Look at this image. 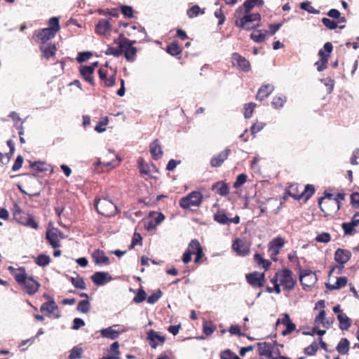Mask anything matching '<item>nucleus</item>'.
I'll return each mask as SVG.
<instances>
[{
    "label": "nucleus",
    "instance_id": "f257e3e1",
    "mask_svg": "<svg viewBox=\"0 0 359 359\" xmlns=\"http://www.w3.org/2000/svg\"><path fill=\"white\" fill-rule=\"evenodd\" d=\"M235 25L245 30L255 29L260 25L261 15L258 13H243V7H238L234 13Z\"/></svg>",
    "mask_w": 359,
    "mask_h": 359
},
{
    "label": "nucleus",
    "instance_id": "f03ea898",
    "mask_svg": "<svg viewBox=\"0 0 359 359\" xmlns=\"http://www.w3.org/2000/svg\"><path fill=\"white\" fill-rule=\"evenodd\" d=\"M276 281L280 284L283 290H292L296 284V280L292 277V271L288 269L277 271L271 280V282Z\"/></svg>",
    "mask_w": 359,
    "mask_h": 359
},
{
    "label": "nucleus",
    "instance_id": "7ed1b4c3",
    "mask_svg": "<svg viewBox=\"0 0 359 359\" xmlns=\"http://www.w3.org/2000/svg\"><path fill=\"white\" fill-rule=\"evenodd\" d=\"M114 43L121 48L122 53H124L128 61L133 62L135 60L137 50L133 46V44L136 43V41H130L121 34L118 39L114 40Z\"/></svg>",
    "mask_w": 359,
    "mask_h": 359
},
{
    "label": "nucleus",
    "instance_id": "20e7f679",
    "mask_svg": "<svg viewBox=\"0 0 359 359\" xmlns=\"http://www.w3.org/2000/svg\"><path fill=\"white\" fill-rule=\"evenodd\" d=\"M15 275V280L24 287L25 292L29 294H34L39 290L40 284L32 276H28L26 272H20Z\"/></svg>",
    "mask_w": 359,
    "mask_h": 359
},
{
    "label": "nucleus",
    "instance_id": "39448f33",
    "mask_svg": "<svg viewBox=\"0 0 359 359\" xmlns=\"http://www.w3.org/2000/svg\"><path fill=\"white\" fill-rule=\"evenodd\" d=\"M95 205L97 212L106 217L114 215L118 211L117 206L107 198L98 199Z\"/></svg>",
    "mask_w": 359,
    "mask_h": 359
},
{
    "label": "nucleus",
    "instance_id": "423d86ee",
    "mask_svg": "<svg viewBox=\"0 0 359 359\" xmlns=\"http://www.w3.org/2000/svg\"><path fill=\"white\" fill-rule=\"evenodd\" d=\"M202 194L198 191H192L180 200V205L184 209L198 207L202 203Z\"/></svg>",
    "mask_w": 359,
    "mask_h": 359
},
{
    "label": "nucleus",
    "instance_id": "0eeeda50",
    "mask_svg": "<svg viewBox=\"0 0 359 359\" xmlns=\"http://www.w3.org/2000/svg\"><path fill=\"white\" fill-rule=\"evenodd\" d=\"M231 62L234 67L238 69L248 72L250 70V62L238 53H233L231 55Z\"/></svg>",
    "mask_w": 359,
    "mask_h": 359
},
{
    "label": "nucleus",
    "instance_id": "6e6552de",
    "mask_svg": "<svg viewBox=\"0 0 359 359\" xmlns=\"http://www.w3.org/2000/svg\"><path fill=\"white\" fill-rule=\"evenodd\" d=\"M299 280L304 287H310L316 283L317 276L315 272L309 269H306L301 271Z\"/></svg>",
    "mask_w": 359,
    "mask_h": 359
},
{
    "label": "nucleus",
    "instance_id": "1a4fd4ad",
    "mask_svg": "<svg viewBox=\"0 0 359 359\" xmlns=\"http://www.w3.org/2000/svg\"><path fill=\"white\" fill-rule=\"evenodd\" d=\"M248 282L254 287L263 286L265 282L264 273L252 272L246 275Z\"/></svg>",
    "mask_w": 359,
    "mask_h": 359
},
{
    "label": "nucleus",
    "instance_id": "9d476101",
    "mask_svg": "<svg viewBox=\"0 0 359 359\" xmlns=\"http://www.w3.org/2000/svg\"><path fill=\"white\" fill-rule=\"evenodd\" d=\"M351 257V252L348 250L338 248L334 252V260L341 265L344 268V264L349 261Z\"/></svg>",
    "mask_w": 359,
    "mask_h": 359
},
{
    "label": "nucleus",
    "instance_id": "9b49d317",
    "mask_svg": "<svg viewBox=\"0 0 359 359\" xmlns=\"http://www.w3.org/2000/svg\"><path fill=\"white\" fill-rule=\"evenodd\" d=\"M232 248L239 256H246L250 252L249 246L245 242L239 238L233 241Z\"/></svg>",
    "mask_w": 359,
    "mask_h": 359
},
{
    "label": "nucleus",
    "instance_id": "f8f14e48",
    "mask_svg": "<svg viewBox=\"0 0 359 359\" xmlns=\"http://www.w3.org/2000/svg\"><path fill=\"white\" fill-rule=\"evenodd\" d=\"M91 279L95 285H103L111 280V276L107 272H95Z\"/></svg>",
    "mask_w": 359,
    "mask_h": 359
},
{
    "label": "nucleus",
    "instance_id": "ddd939ff",
    "mask_svg": "<svg viewBox=\"0 0 359 359\" xmlns=\"http://www.w3.org/2000/svg\"><path fill=\"white\" fill-rule=\"evenodd\" d=\"M231 150L226 149L217 155L213 156L210 161V165L212 167H219L224 161L227 158Z\"/></svg>",
    "mask_w": 359,
    "mask_h": 359
},
{
    "label": "nucleus",
    "instance_id": "4468645a",
    "mask_svg": "<svg viewBox=\"0 0 359 359\" xmlns=\"http://www.w3.org/2000/svg\"><path fill=\"white\" fill-rule=\"evenodd\" d=\"M56 33L55 30H52L47 27L43 28L39 32L37 38L42 43H46V41L54 38Z\"/></svg>",
    "mask_w": 359,
    "mask_h": 359
},
{
    "label": "nucleus",
    "instance_id": "2eb2a0df",
    "mask_svg": "<svg viewBox=\"0 0 359 359\" xmlns=\"http://www.w3.org/2000/svg\"><path fill=\"white\" fill-rule=\"evenodd\" d=\"M149 150L153 158L155 160L160 159L163 156L162 147L157 139L150 144Z\"/></svg>",
    "mask_w": 359,
    "mask_h": 359
},
{
    "label": "nucleus",
    "instance_id": "dca6fc26",
    "mask_svg": "<svg viewBox=\"0 0 359 359\" xmlns=\"http://www.w3.org/2000/svg\"><path fill=\"white\" fill-rule=\"evenodd\" d=\"M148 339L150 341L149 344L151 348H156L158 346L156 341H158L161 343H163L165 340L164 336L160 335L157 332L151 330L148 332L147 334Z\"/></svg>",
    "mask_w": 359,
    "mask_h": 359
},
{
    "label": "nucleus",
    "instance_id": "f3484780",
    "mask_svg": "<svg viewBox=\"0 0 359 359\" xmlns=\"http://www.w3.org/2000/svg\"><path fill=\"white\" fill-rule=\"evenodd\" d=\"M274 90V86L271 84H266L262 86L258 90L256 98L258 100H264Z\"/></svg>",
    "mask_w": 359,
    "mask_h": 359
},
{
    "label": "nucleus",
    "instance_id": "a211bd4d",
    "mask_svg": "<svg viewBox=\"0 0 359 359\" xmlns=\"http://www.w3.org/2000/svg\"><path fill=\"white\" fill-rule=\"evenodd\" d=\"M285 240L281 237H276L270 241L269 244V249L271 252L280 253L281 248L285 244Z\"/></svg>",
    "mask_w": 359,
    "mask_h": 359
},
{
    "label": "nucleus",
    "instance_id": "6ab92c4d",
    "mask_svg": "<svg viewBox=\"0 0 359 359\" xmlns=\"http://www.w3.org/2000/svg\"><path fill=\"white\" fill-rule=\"evenodd\" d=\"M92 257L96 264H107L109 263V258L106 256L102 250H96L93 252Z\"/></svg>",
    "mask_w": 359,
    "mask_h": 359
},
{
    "label": "nucleus",
    "instance_id": "aec40b11",
    "mask_svg": "<svg viewBox=\"0 0 359 359\" xmlns=\"http://www.w3.org/2000/svg\"><path fill=\"white\" fill-rule=\"evenodd\" d=\"M40 49L42 51L44 57L47 59L53 57L56 52L55 46L51 43H42V45L40 46Z\"/></svg>",
    "mask_w": 359,
    "mask_h": 359
},
{
    "label": "nucleus",
    "instance_id": "412c9836",
    "mask_svg": "<svg viewBox=\"0 0 359 359\" xmlns=\"http://www.w3.org/2000/svg\"><path fill=\"white\" fill-rule=\"evenodd\" d=\"M269 31L265 29H255L250 34V38L256 43H262L265 41Z\"/></svg>",
    "mask_w": 359,
    "mask_h": 359
},
{
    "label": "nucleus",
    "instance_id": "4be33fe9",
    "mask_svg": "<svg viewBox=\"0 0 359 359\" xmlns=\"http://www.w3.org/2000/svg\"><path fill=\"white\" fill-rule=\"evenodd\" d=\"M212 190L222 196H226L229 192L227 184L222 182H218L212 184Z\"/></svg>",
    "mask_w": 359,
    "mask_h": 359
},
{
    "label": "nucleus",
    "instance_id": "5701e85b",
    "mask_svg": "<svg viewBox=\"0 0 359 359\" xmlns=\"http://www.w3.org/2000/svg\"><path fill=\"white\" fill-rule=\"evenodd\" d=\"M93 72V66H83L80 69V73L83 79L91 84L94 83L93 78L92 76Z\"/></svg>",
    "mask_w": 359,
    "mask_h": 359
},
{
    "label": "nucleus",
    "instance_id": "b1692460",
    "mask_svg": "<svg viewBox=\"0 0 359 359\" xmlns=\"http://www.w3.org/2000/svg\"><path fill=\"white\" fill-rule=\"evenodd\" d=\"M273 343L270 342H259L257 344L258 352L260 355L269 358L271 355L270 352L272 348Z\"/></svg>",
    "mask_w": 359,
    "mask_h": 359
},
{
    "label": "nucleus",
    "instance_id": "393cba45",
    "mask_svg": "<svg viewBox=\"0 0 359 359\" xmlns=\"http://www.w3.org/2000/svg\"><path fill=\"white\" fill-rule=\"evenodd\" d=\"M111 30V24L109 20L102 19L96 25V31L99 34L104 35Z\"/></svg>",
    "mask_w": 359,
    "mask_h": 359
},
{
    "label": "nucleus",
    "instance_id": "a878e982",
    "mask_svg": "<svg viewBox=\"0 0 359 359\" xmlns=\"http://www.w3.org/2000/svg\"><path fill=\"white\" fill-rule=\"evenodd\" d=\"M348 280L346 277H339L334 284L327 283L326 287L330 290H339L346 285Z\"/></svg>",
    "mask_w": 359,
    "mask_h": 359
},
{
    "label": "nucleus",
    "instance_id": "bb28decb",
    "mask_svg": "<svg viewBox=\"0 0 359 359\" xmlns=\"http://www.w3.org/2000/svg\"><path fill=\"white\" fill-rule=\"evenodd\" d=\"M100 333L103 337L115 339L118 337L120 332L114 330L112 327H109L107 328L102 329L100 330Z\"/></svg>",
    "mask_w": 359,
    "mask_h": 359
},
{
    "label": "nucleus",
    "instance_id": "cd10ccee",
    "mask_svg": "<svg viewBox=\"0 0 359 359\" xmlns=\"http://www.w3.org/2000/svg\"><path fill=\"white\" fill-rule=\"evenodd\" d=\"M337 319L339 322V328L342 330H347L351 327L350 318L345 313L337 315Z\"/></svg>",
    "mask_w": 359,
    "mask_h": 359
},
{
    "label": "nucleus",
    "instance_id": "c85d7f7f",
    "mask_svg": "<svg viewBox=\"0 0 359 359\" xmlns=\"http://www.w3.org/2000/svg\"><path fill=\"white\" fill-rule=\"evenodd\" d=\"M349 341L346 338H342L337 346V351L341 355H345L349 350Z\"/></svg>",
    "mask_w": 359,
    "mask_h": 359
},
{
    "label": "nucleus",
    "instance_id": "c756f323",
    "mask_svg": "<svg viewBox=\"0 0 359 359\" xmlns=\"http://www.w3.org/2000/svg\"><path fill=\"white\" fill-rule=\"evenodd\" d=\"M257 3H259V4L262 5L264 2L262 0H260L259 1V0H245L243 6H241L243 8V13H252L250 11L254 8Z\"/></svg>",
    "mask_w": 359,
    "mask_h": 359
},
{
    "label": "nucleus",
    "instance_id": "7c9ffc66",
    "mask_svg": "<svg viewBox=\"0 0 359 359\" xmlns=\"http://www.w3.org/2000/svg\"><path fill=\"white\" fill-rule=\"evenodd\" d=\"M46 239L53 248L60 247V241L57 235L55 232L48 231L46 233Z\"/></svg>",
    "mask_w": 359,
    "mask_h": 359
},
{
    "label": "nucleus",
    "instance_id": "2f4dec72",
    "mask_svg": "<svg viewBox=\"0 0 359 359\" xmlns=\"http://www.w3.org/2000/svg\"><path fill=\"white\" fill-rule=\"evenodd\" d=\"M57 309V306L53 299L43 303L40 308L41 312L47 311L48 313H52Z\"/></svg>",
    "mask_w": 359,
    "mask_h": 359
},
{
    "label": "nucleus",
    "instance_id": "473e14b6",
    "mask_svg": "<svg viewBox=\"0 0 359 359\" xmlns=\"http://www.w3.org/2000/svg\"><path fill=\"white\" fill-rule=\"evenodd\" d=\"M205 13V11L204 9L201 10L200 8V7L198 6V5H194L193 6H191V8H189L187 11V15L189 16V18H196L197 17L198 15L200 14H204Z\"/></svg>",
    "mask_w": 359,
    "mask_h": 359
},
{
    "label": "nucleus",
    "instance_id": "72a5a7b5",
    "mask_svg": "<svg viewBox=\"0 0 359 359\" xmlns=\"http://www.w3.org/2000/svg\"><path fill=\"white\" fill-rule=\"evenodd\" d=\"M214 219L222 224H229V218H228L226 214L222 210L217 211V212L214 215Z\"/></svg>",
    "mask_w": 359,
    "mask_h": 359
},
{
    "label": "nucleus",
    "instance_id": "f704fd0d",
    "mask_svg": "<svg viewBox=\"0 0 359 359\" xmlns=\"http://www.w3.org/2000/svg\"><path fill=\"white\" fill-rule=\"evenodd\" d=\"M254 259L257 264L262 266L266 270L271 266V262L264 259L260 254L256 253L254 256Z\"/></svg>",
    "mask_w": 359,
    "mask_h": 359
},
{
    "label": "nucleus",
    "instance_id": "c9c22d12",
    "mask_svg": "<svg viewBox=\"0 0 359 359\" xmlns=\"http://www.w3.org/2000/svg\"><path fill=\"white\" fill-rule=\"evenodd\" d=\"M167 52L175 56L181 53L182 49L176 42H172L167 46Z\"/></svg>",
    "mask_w": 359,
    "mask_h": 359
},
{
    "label": "nucleus",
    "instance_id": "e433bc0d",
    "mask_svg": "<svg viewBox=\"0 0 359 359\" xmlns=\"http://www.w3.org/2000/svg\"><path fill=\"white\" fill-rule=\"evenodd\" d=\"M70 281L76 288L81 290L86 289V283L82 278L79 276L71 277Z\"/></svg>",
    "mask_w": 359,
    "mask_h": 359
},
{
    "label": "nucleus",
    "instance_id": "4c0bfd02",
    "mask_svg": "<svg viewBox=\"0 0 359 359\" xmlns=\"http://www.w3.org/2000/svg\"><path fill=\"white\" fill-rule=\"evenodd\" d=\"M50 262V257L44 254L39 255L35 259V263L40 266H46L49 264Z\"/></svg>",
    "mask_w": 359,
    "mask_h": 359
},
{
    "label": "nucleus",
    "instance_id": "58836bf2",
    "mask_svg": "<svg viewBox=\"0 0 359 359\" xmlns=\"http://www.w3.org/2000/svg\"><path fill=\"white\" fill-rule=\"evenodd\" d=\"M90 304L88 299H83L79 302L77 310L81 313H87L90 311Z\"/></svg>",
    "mask_w": 359,
    "mask_h": 359
},
{
    "label": "nucleus",
    "instance_id": "ea45409f",
    "mask_svg": "<svg viewBox=\"0 0 359 359\" xmlns=\"http://www.w3.org/2000/svg\"><path fill=\"white\" fill-rule=\"evenodd\" d=\"M300 8L304 11H306L308 13L311 14H318L320 13V11L314 8L311 6V3L309 1H304L300 4Z\"/></svg>",
    "mask_w": 359,
    "mask_h": 359
},
{
    "label": "nucleus",
    "instance_id": "a19ab883",
    "mask_svg": "<svg viewBox=\"0 0 359 359\" xmlns=\"http://www.w3.org/2000/svg\"><path fill=\"white\" fill-rule=\"evenodd\" d=\"M270 353L271 355H269V359H280L283 357L276 343H273Z\"/></svg>",
    "mask_w": 359,
    "mask_h": 359
},
{
    "label": "nucleus",
    "instance_id": "79ce46f5",
    "mask_svg": "<svg viewBox=\"0 0 359 359\" xmlns=\"http://www.w3.org/2000/svg\"><path fill=\"white\" fill-rule=\"evenodd\" d=\"M119 344L118 341L114 342L110 346V353L112 354L111 356L109 357V359H119Z\"/></svg>",
    "mask_w": 359,
    "mask_h": 359
},
{
    "label": "nucleus",
    "instance_id": "37998d69",
    "mask_svg": "<svg viewBox=\"0 0 359 359\" xmlns=\"http://www.w3.org/2000/svg\"><path fill=\"white\" fill-rule=\"evenodd\" d=\"M285 102L286 97L285 96H275L273 98L272 105L275 108L279 109L283 107Z\"/></svg>",
    "mask_w": 359,
    "mask_h": 359
},
{
    "label": "nucleus",
    "instance_id": "c03bdc74",
    "mask_svg": "<svg viewBox=\"0 0 359 359\" xmlns=\"http://www.w3.org/2000/svg\"><path fill=\"white\" fill-rule=\"evenodd\" d=\"M162 297V292L160 290H157L156 292L149 295L147 298V302L150 304L156 303L159 299Z\"/></svg>",
    "mask_w": 359,
    "mask_h": 359
},
{
    "label": "nucleus",
    "instance_id": "a18cd8bd",
    "mask_svg": "<svg viewBox=\"0 0 359 359\" xmlns=\"http://www.w3.org/2000/svg\"><path fill=\"white\" fill-rule=\"evenodd\" d=\"M146 292L142 288L137 290L135 297L133 299V302L135 303H141L146 299Z\"/></svg>",
    "mask_w": 359,
    "mask_h": 359
},
{
    "label": "nucleus",
    "instance_id": "49530a36",
    "mask_svg": "<svg viewBox=\"0 0 359 359\" xmlns=\"http://www.w3.org/2000/svg\"><path fill=\"white\" fill-rule=\"evenodd\" d=\"M48 29H51L52 30H55L57 32L60 30V24L59 19L57 17H53L48 20Z\"/></svg>",
    "mask_w": 359,
    "mask_h": 359
},
{
    "label": "nucleus",
    "instance_id": "de8ad7c7",
    "mask_svg": "<svg viewBox=\"0 0 359 359\" xmlns=\"http://www.w3.org/2000/svg\"><path fill=\"white\" fill-rule=\"evenodd\" d=\"M315 240H316V241H317L318 243H327L330 241L331 236L329 233L323 232V233L318 234L316 237Z\"/></svg>",
    "mask_w": 359,
    "mask_h": 359
},
{
    "label": "nucleus",
    "instance_id": "09e8293b",
    "mask_svg": "<svg viewBox=\"0 0 359 359\" xmlns=\"http://www.w3.org/2000/svg\"><path fill=\"white\" fill-rule=\"evenodd\" d=\"M83 353V349L78 346L74 347L70 352L69 355V359H79L81 357Z\"/></svg>",
    "mask_w": 359,
    "mask_h": 359
},
{
    "label": "nucleus",
    "instance_id": "8fccbe9b",
    "mask_svg": "<svg viewBox=\"0 0 359 359\" xmlns=\"http://www.w3.org/2000/svg\"><path fill=\"white\" fill-rule=\"evenodd\" d=\"M104 53L107 55H113L114 57H118L122 54V50L121 48H114L109 46Z\"/></svg>",
    "mask_w": 359,
    "mask_h": 359
},
{
    "label": "nucleus",
    "instance_id": "3c124183",
    "mask_svg": "<svg viewBox=\"0 0 359 359\" xmlns=\"http://www.w3.org/2000/svg\"><path fill=\"white\" fill-rule=\"evenodd\" d=\"M255 106L256 104L252 102L245 104L244 116L245 118H250L252 116Z\"/></svg>",
    "mask_w": 359,
    "mask_h": 359
},
{
    "label": "nucleus",
    "instance_id": "603ef678",
    "mask_svg": "<svg viewBox=\"0 0 359 359\" xmlns=\"http://www.w3.org/2000/svg\"><path fill=\"white\" fill-rule=\"evenodd\" d=\"M265 126V123H263V122H256L255 123L251 128H250V131H251V133L252 135L255 137V135L259 133V131H261Z\"/></svg>",
    "mask_w": 359,
    "mask_h": 359
},
{
    "label": "nucleus",
    "instance_id": "864d4df0",
    "mask_svg": "<svg viewBox=\"0 0 359 359\" xmlns=\"http://www.w3.org/2000/svg\"><path fill=\"white\" fill-rule=\"evenodd\" d=\"M323 25L329 29H334L337 27V22L330 18H323L322 19Z\"/></svg>",
    "mask_w": 359,
    "mask_h": 359
},
{
    "label": "nucleus",
    "instance_id": "5fc2aeb1",
    "mask_svg": "<svg viewBox=\"0 0 359 359\" xmlns=\"http://www.w3.org/2000/svg\"><path fill=\"white\" fill-rule=\"evenodd\" d=\"M201 249H202V247H201L200 243L198 242V241L194 239L189 243V248L187 250H191L192 252V254H194L196 252V251H198Z\"/></svg>",
    "mask_w": 359,
    "mask_h": 359
},
{
    "label": "nucleus",
    "instance_id": "6e6d98bb",
    "mask_svg": "<svg viewBox=\"0 0 359 359\" xmlns=\"http://www.w3.org/2000/svg\"><path fill=\"white\" fill-rule=\"evenodd\" d=\"M91 55H92V53L90 51L81 52L78 54V55L76 57V60L79 62H83L88 60L90 57Z\"/></svg>",
    "mask_w": 359,
    "mask_h": 359
},
{
    "label": "nucleus",
    "instance_id": "4d7b16f0",
    "mask_svg": "<svg viewBox=\"0 0 359 359\" xmlns=\"http://www.w3.org/2000/svg\"><path fill=\"white\" fill-rule=\"evenodd\" d=\"M315 192V188L312 184H307L305 186L302 194L304 195L306 198H309Z\"/></svg>",
    "mask_w": 359,
    "mask_h": 359
},
{
    "label": "nucleus",
    "instance_id": "13d9d810",
    "mask_svg": "<svg viewBox=\"0 0 359 359\" xmlns=\"http://www.w3.org/2000/svg\"><path fill=\"white\" fill-rule=\"evenodd\" d=\"M247 180V175L245 174H240L238 175L235 182L233 183V187L235 188H238L241 185H243Z\"/></svg>",
    "mask_w": 359,
    "mask_h": 359
},
{
    "label": "nucleus",
    "instance_id": "bf43d9fd",
    "mask_svg": "<svg viewBox=\"0 0 359 359\" xmlns=\"http://www.w3.org/2000/svg\"><path fill=\"white\" fill-rule=\"evenodd\" d=\"M203 332L207 336H209V335H211L214 332L215 327L211 325V323H208V322H205L203 324Z\"/></svg>",
    "mask_w": 359,
    "mask_h": 359
},
{
    "label": "nucleus",
    "instance_id": "052dcab7",
    "mask_svg": "<svg viewBox=\"0 0 359 359\" xmlns=\"http://www.w3.org/2000/svg\"><path fill=\"white\" fill-rule=\"evenodd\" d=\"M46 163L43 162H34L30 164V166L37 171H45L47 170Z\"/></svg>",
    "mask_w": 359,
    "mask_h": 359
},
{
    "label": "nucleus",
    "instance_id": "680f3d73",
    "mask_svg": "<svg viewBox=\"0 0 359 359\" xmlns=\"http://www.w3.org/2000/svg\"><path fill=\"white\" fill-rule=\"evenodd\" d=\"M318 351V346L316 343H313L304 349V353L309 355H314Z\"/></svg>",
    "mask_w": 359,
    "mask_h": 359
},
{
    "label": "nucleus",
    "instance_id": "e2e57ef3",
    "mask_svg": "<svg viewBox=\"0 0 359 359\" xmlns=\"http://www.w3.org/2000/svg\"><path fill=\"white\" fill-rule=\"evenodd\" d=\"M121 10L122 13L128 18H132L133 15V10L131 6H122L121 7Z\"/></svg>",
    "mask_w": 359,
    "mask_h": 359
},
{
    "label": "nucleus",
    "instance_id": "0e129e2a",
    "mask_svg": "<svg viewBox=\"0 0 359 359\" xmlns=\"http://www.w3.org/2000/svg\"><path fill=\"white\" fill-rule=\"evenodd\" d=\"M341 227L346 235H350L353 232L355 226L350 222L343 223Z\"/></svg>",
    "mask_w": 359,
    "mask_h": 359
},
{
    "label": "nucleus",
    "instance_id": "69168bd1",
    "mask_svg": "<svg viewBox=\"0 0 359 359\" xmlns=\"http://www.w3.org/2000/svg\"><path fill=\"white\" fill-rule=\"evenodd\" d=\"M23 224L29 226L32 229H38V224L35 222V220L32 217H28L26 219V221L23 222Z\"/></svg>",
    "mask_w": 359,
    "mask_h": 359
},
{
    "label": "nucleus",
    "instance_id": "338daca9",
    "mask_svg": "<svg viewBox=\"0 0 359 359\" xmlns=\"http://www.w3.org/2000/svg\"><path fill=\"white\" fill-rule=\"evenodd\" d=\"M142 238L140 233H135L132 239V242L130 244L131 248H134V246L137 245H142Z\"/></svg>",
    "mask_w": 359,
    "mask_h": 359
},
{
    "label": "nucleus",
    "instance_id": "774afa93",
    "mask_svg": "<svg viewBox=\"0 0 359 359\" xmlns=\"http://www.w3.org/2000/svg\"><path fill=\"white\" fill-rule=\"evenodd\" d=\"M351 201L352 205L355 208H359V193H353L351 196Z\"/></svg>",
    "mask_w": 359,
    "mask_h": 359
}]
</instances>
